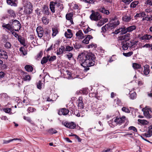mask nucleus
<instances>
[{"label":"nucleus","mask_w":152,"mask_h":152,"mask_svg":"<svg viewBox=\"0 0 152 152\" xmlns=\"http://www.w3.org/2000/svg\"><path fill=\"white\" fill-rule=\"evenodd\" d=\"M96 57L95 55L91 53H81L77 57V61L84 68L85 71H87L89 69V67L94 66L95 64Z\"/></svg>","instance_id":"f257e3e1"},{"label":"nucleus","mask_w":152,"mask_h":152,"mask_svg":"<svg viewBox=\"0 0 152 152\" xmlns=\"http://www.w3.org/2000/svg\"><path fill=\"white\" fill-rule=\"evenodd\" d=\"M9 23L7 24L5 23H3L2 25L7 26H10V27L15 29V31H18L20 29L21 26L20 22L15 19H12L10 20L9 21Z\"/></svg>","instance_id":"f03ea898"},{"label":"nucleus","mask_w":152,"mask_h":152,"mask_svg":"<svg viewBox=\"0 0 152 152\" xmlns=\"http://www.w3.org/2000/svg\"><path fill=\"white\" fill-rule=\"evenodd\" d=\"M90 18L92 20L97 21L101 19L102 16L99 12H94V11H92Z\"/></svg>","instance_id":"7ed1b4c3"},{"label":"nucleus","mask_w":152,"mask_h":152,"mask_svg":"<svg viewBox=\"0 0 152 152\" xmlns=\"http://www.w3.org/2000/svg\"><path fill=\"white\" fill-rule=\"evenodd\" d=\"M150 110L151 107L148 106H146L142 109L144 115L147 118H152L151 115L150 113Z\"/></svg>","instance_id":"20e7f679"},{"label":"nucleus","mask_w":152,"mask_h":152,"mask_svg":"<svg viewBox=\"0 0 152 152\" xmlns=\"http://www.w3.org/2000/svg\"><path fill=\"white\" fill-rule=\"evenodd\" d=\"M33 10V5L31 3H29L27 5V6L26 8L24 11V12L26 15H29L32 13Z\"/></svg>","instance_id":"39448f33"},{"label":"nucleus","mask_w":152,"mask_h":152,"mask_svg":"<svg viewBox=\"0 0 152 152\" xmlns=\"http://www.w3.org/2000/svg\"><path fill=\"white\" fill-rule=\"evenodd\" d=\"M59 7L61 6V4L59 2H54L52 1L50 2V8L51 11L53 13H54L55 12V6Z\"/></svg>","instance_id":"423d86ee"},{"label":"nucleus","mask_w":152,"mask_h":152,"mask_svg":"<svg viewBox=\"0 0 152 152\" xmlns=\"http://www.w3.org/2000/svg\"><path fill=\"white\" fill-rule=\"evenodd\" d=\"M62 124L67 128L70 129H74L76 127V124L73 122H69L66 121L62 122Z\"/></svg>","instance_id":"0eeeda50"},{"label":"nucleus","mask_w":152,"mask_h":152,"mask_svg":"<svg viewBox=\"0 0 152 152\" xmlns=\"http://www.w3.org/2000/svg\"><path fill=\"white\" fill-rule=\"evenodd\" d=\"M36 31L38 34V37L39 38L42 37L44 34L43 28L40 26H38L36 28Z\"/></svg>","instance_id":"6e6552de"},{"label":"nucleus","mask_w":152,"mask_h":152,"mask_svg":"<svg viewBox=\"0 0 152 152\" xmlns=\"http://www.w3.org/2000/svg\"><path fill=\"white\" fill-rule=\"evenodd\" d=\"M69 110L65 108H62L60 109L58 112V114L61 115H67L69 113Z\"/></svg>","instance_id":"1a4fd4ad"},{"label":"nucleus","mask_w":152,"mask_h":152,"mask_svg":"<svg viewBox=\"0 0 152 152\" xmlns=\"http://www.w3.org/2000/svg\"><path fill=\"white\" fill-rule=\"evenodd\" d=\"M8 57L7 53L3 49H0V58L7 60Z\"/></svg>","instance_id":"9d476101"},{"label":"nucleus","mask_w":152,"mask_h":152,"mask_svg":"<svg viewBox=\"0 0 152 152\" xmlns=\"http://www.w3.org/2000/svg\"><path fill=\"white\" fill-rule=\"evenodd\" d=\"M126 117L124 116H123L121 118L117 117L115 119L114 121L117 124H121L123 123L125 120Z\"/></svg>","instance_id":"9b49d317"},{"label":"nucleus","mask_w":152,"mask_h":152,"mask_svg":"<svg viewBox=\"0 0 152 152\" xmlns=\"http://www.w3.org/2000/svg\"><path fill=\"white\" fill-rule=\"evenodd\" d=\"M8 16H6L7 18H8V16H9L10 17H13L14 18H15L16 17V15L15 13V11L12 9L8 10L7 11Z\"/></svg>","instance_id":"f8f14e48"},{"label":"nucleus","mask_w":152,"mask_h":152,"mask_svg":"<svg viewBox=\"0 0 152 152\" xmlns=\"http://www.w3.org/2000/svg\"><path fill=\"white\" fill-rule=\"evenodd\" d=\"M132 67L134 69H140L139 70V72H140L141 73H142L143 69L141 67V66L140 64L136 63H133L132 64Z\"/></svg>","instance_id":"ddd939ff"},{"label":"nucleus","mask_w":152,"mask_h":152,"mask_svg":"<svg viewBox=\"0 0 152 152\" xmlns=\"http://www.w3.org/2000/svg\"><path fill=\"white\" fill-rule=\"evenodd\" d=\"M119 24L120 22L119 20H117V22H114L112 23H108L109 28L112 29L116 27Z\"/></svg>","instance_id":"4468645a"},{"label":"nucleus","mask_w":152,"mask_h":152,"mask_svg":"<svg viewBox=\"0 0 152 152\" xmlns=\"http://www.w3.org/2000/svg\"><path fill=\"white\" fill-rule=\"evenodd\" d=\"M42 12L43 14L45 15H50V12L49 8L46 5H44L43 7Z\"/></svg>","instance_id":"2eb2a0df"},{"label":"nucleus","mask_w":152,"mask_h":152,"mask_svg":"<svg viewBox=\"0 0 152 152\" xmlns=\"http://www.w3.org/2000/svg\"><path fill=\"white\" fill-rule=\"evenodd\" d=\"M22 73H23V80L29 81L31 80V78L29 75H27V73L24 72H22Z\"/></svg>","instance_id":"dca6fc26"},{"label":"nucleus","mask_w":152,"mask_h":152,"mask_svg":"<svg viewBox=\"0 0 152 152\" xmlns=\"http://www.w3.org/2000/svg\"><path fill=\"white\" fill-rule=\"evenodd\" d=\"M144 70L142 72L144 75H147L149 74L150 71L149 69L150 66L149 65L146 64L144 66Z\"/></svg>","instance_id":"f3484780"},{"label":"nucleus","mask_w":152,"mask_h":152,"mask_svg":"<svg viewBox=\"0 0 152 152\" xmlns=\"http://www.w3.org/2000/svg\"><path fill=\"white\" fill-rule=\"evenodd\" d=\"M77 37L79 39H83L85 37V36L82 31L79 30L76 34Z\"/></svg>","instance_id":"a211bd4d"},{"label":"nucleus","mask_w":152,"mask_h":152,"mask_svg":"<svg viewBox=\"0 0 152 152\" xmlns=\"http://www.w3.org/2000/svg\"><path fill=\"white\" fill-rule=\"evenodd\" d=\"M2 27L4 29L6 28L10 31L11 32L12 34L13 35H14L15 33V32H14V29H15L12 28L11 27H10V26H5L2 25Z\"/></svg>","instance_id":"6ab92c4d"},{"label":"nucleus","mask_w":152,"mask_h":152,"mask_svg":"<svg viewBox=\"0 0 152 152\" xmlns=\"http://www.w3.org/2000/svg\"><path fill=\"white\" fill-rule=\"evenodd\" d=\"M7 4L11 6H16L17 4L16 3L17 0H6Z\"/></svg>","instance_id":"aec40b11"},{"label":"nucleus","mask_w":152,"mask_h":152,"mask_svg":"<svg viewBox=\"0 0 152 152\" xmlns=\"http://www.w3.org/2000/svg\"><path fill=\"white\" fill-rule=\"evenodd\" d=\"M93 38V37L90 35H88L85 38L83 41V43L88 44L89 43V41L91 39Z\"/></svg>","instance_id":"412c9836"},{"label":"nucleus","mask_w":152,"mask_h":152,"mask_svg":"<svg viewBox=\"0 0 152 152\" xmlns=\"http://www.w3.org/2000/svg\"><path fill=\"white\" fill-rule=\"evenodd\" d=\"M65 50V47L64 46H61L60 48H59L57 51V55H62Z\"/></svg>","instance_id":"4be33fe9"},{"label":"nucleus","mask_w":152,"mask_h":152,"mask_svg":"<svg viewBox=\"0 0 152 152\" xmlns=\"http://www.w3.org/2000/svg\"><path fill=\"white\" fill-rule=\"evenodd\" d=\"M79 104L78 106L79 107H80V109H82L84 108V104L83 102V98L81 97H80L78 99Z\"/></svg>","instance_id":"5701e85b"},{"label":"nucleus","mask_w":152,"mask_h":152,"mask_svg":"<svg viewBox=\"0 0 152 152\" xmlns=\"http://www.w3.org/2000/svg\"><path fill=\"white\" fill-rule=\"evenodd\" d=\"M50 57V55H48L47 56L43 57L41 61V64L42 65H43L44 64L46 63L48 60V58H49Z\"/></svg>","instance_id":"b1692460"},{"label":"nucleus","mask_w":152,"mask_h":152,"mask_svg":"<svg viewBox=\"0 0 152 152\" xmlns=\"http://www.w3.org/2000/svg\"><path fill=\"white\" fill-rule=\"evenodd\" d=\"M18 41L20 42V44L23 45L24 46H26L25 41L24 38L22 37L21 36H18L17 37Z\"/></svg>","instance_id":"393cba45"},{"label":"nucleus","mask_w":152,"mask_h":152,"mask_svg":"<svg viewBox=\"0 0 152 152\" xmlns=\"http://www.w3.org/2000/svg\"><path fill=\"white\" fill-rule=\"evenodd\" d=\"M52 31H53L52 36L53 37L56 36V35L58 32V28L57 27L52 28Z\"/></svg>","instance_id":"a878e982"},{"label":"nucleus","mask_w":152,"mask_h":152,"mask_svg":"<svg viewBox=\"0 0 152 152\" xmlns=\"http://www.w3.org/2000/svg\"><path fill=\"white\" fill-rule=\"evenodd\" d=\"M25 70L28 72H31L33 70V67L32 66L29 65H27L25 66Z\"/></svg>","instance_id":"bb28decb"},{"label":"nucleus","mask_w":152,"mask_h":152,"mask_svg":"<svg viewBox=\"0 0 152 152\" xmlns=\"http://www.w3.org/2000/svg\"><path fill=\"white\" fill-rule=\"evenodd\" d=\"M42 21L43 24L47 25L49 23V19L48 18L47 16H43L42 18Z\"/></svg>","instance_id":"cd10ccee"},{"label":"nucleus","mask_w":152,"mask_h":152,"mask_svg":"<svg viewBox=\"0 0 152 152\" xmlns=\"http://www.w3.org/2000/svg\"><path fill=\"white\" fill-rule=\"evenodd\" d=\"M136 26L135 25L129 26L126 28L128 32H129L132 31L136 29Z\"/></svg>","instance_id":"c85d7f7f"},{"label":"nucleus","mask_w":152,"mask_h":152,"mask_svg":"<svg viewBox=\"0 0 152 152\" xmlns=\"http://www.w3.org/2000/svg\"><path fill=\"white\" fill-rule=\"evenodd\" d=\"M130 34L127 33L125 35L120 36V37L121 40L128 39L130 37Z\"/></svg>","instance_id":"c756f323"},{"label":"nucleus","mask_w":152,"mask_h":152,"mask_svg":"<svg viewBox=\"0 0 152 152\" xmlns=\"http://www.w3.org/2000/svg\"><path fill=\"white\" fill-rule=\"evenodd\" d=\"M73 46L76 49H80L82 47L81 44L78 42H76L75 44H73Z\"/></svg>","instance_id":"7c9ffc66"},{"label":"nucleus","mask_w":152,"mask_h":152,"mask_svg":"<svg viewBox=\"0 0 152 152\" xmlns=\"http://www.w3.org/2000/svg\"><path fill=\"white\" fill-rule=\"evenodd\" d=\"M131 91H130L129 93L130 95L129 97L130 99H134L136 98L137 97V94L135 92H134L133 93H131Z\"/></svg>","instance_id":"2f4dec72"},{"label":"nucleus","mask_w":152,"mask_h":152,"mask_svg":"<svg viewBox=\"0 0 152 152\" xmlns=\"http://www.w3.org/2000/svg\"><path fill=\"white\" fill-rule=\"evenodd\" d=\"M122 19L125 22H129L131 20V18L130 16H125L123 17Z\"/></svg>","instance_id":"473e14b6"},{"label":"nucleus","mask_w":152,"mask_h":152,"mask_svg":"<svg viewBox=\"0 0 152 152\" xmlns=\"http://www.w3.org/2000/svg\"><path fill=\"white\" fill-rule=\"evenodd\" d=\"M100 12L105 14L106 15H108L110 14V12L108 10H106L104 7H102L99 9Z\"/></svg>","instance_id":"72a5a7b5"},{"label":"nucleus","mask_w":152,"mask_h":152,"mask_svg":"<svg viewBox=\"0 0 152 152\" xmlns=\"http://www.w3.org/2000/svg\"><path fill=\"white\" fill-rule=\"evenodd\" d=\"M47 132L49 134H53L57 133V131L54 129L51 128L48 130Z\"/></svg>","instance_id":"f704fd0d"},{"label":"nucleus","mask_w":152,"mask_h":152,"mask_svg":"<svg viewBox=\"0 0 152 152\" xmlns=\"http://www.w3.org/2000/svg\"><path fill=\"white\" fill-rule=\"evenodd\" d=\"M50 30L47 29L44 32V37L46 36L47 37H49L50 36Z\"/></svg>","instance_id":"c9c22d12"},{"label":"nucleus","mask_w":152,"mask_h":152,"mask_svg":"<svg viewBox=\"0 0 152 152\" xmlns=\"http://www.w3.org/2000/svg\"><path fill=\"white\" fill-rule=\"evenodd\" d=\"M121 29V34H124L128 32L127 30V28H126L125 27H124L123 28H120Z\"/></svg>","instance_id":"e433bc0d"},{"label":"nucleus","mask_w":152,"mask_h":152,"mask_svg":"<svg viewBox=\"0 0 152 152\" xmlns=\"http://www.w3.org/2000/svg\"><path fill=\"white\" fill-rule=\"evenodd\" d=\"M72 16L73 14L72 13H68L66 15V19L69 20L72 18Z\"/></svg>","instance_id":"4c0bfd02"},{"label":"nucleus","mask_w":152,"mask_h":152,"mask_svg":"<svg viewBox=\"0 0 152 152\" xmlns=\"http://www.w3.org/2000/svg\"><path fill=\"white\" fill-rule=\"evenodd\" d=\"M121 110L127 113H129L130 112V110L126 107H123Z\"/></svg>","instance_id":"58836bf2"},{"label":"nucleus","mask_w":152,"mask_h":152,"mask_svg":"<svg viewBox=\"0 0 152 152\" xmlns=\"http://www.w3.org/2000/svg\"><path fill=\"white\" fill-rule=\"evenodd\" d=\"M0 97L3 99H7L9 98L8 95L7 94L4 93L1 94H0Z\"/></svg>","instance_id":"ea45409f"},{"label":"nucleus","mask_w":152,"mask_h":152,"mask_svg":"<svg viewBox=\"0 0 152 152\" xmlns=\"http://www.w3.org/2000/svg\"><path fill=\"white\" fill-rule=\"evenodd\" d=\"M69 109L72 111V113H74V114L76 116L78 117L80 116V115L78 110H75L73 111V110L70 109V107L69 108Z\"/></svg>","instance_id":"a19ab883"},{"label":"nucleus","mask_w":152,"mask_h":152,"mask_svg":"<svg viewBox=\"0 0 152 152\" xmlns=\"http://www.w3.org/2000/svg\"><path fill=\"white\" fill-rule=\"evenodd\" d=\"M88 89L86 88H83L82 90L81 91V93L83 94H87L88 92Z\"/></svg>","instance_id":"79ce46f5"},{"label":"nucleus","mask_w":152,"mask_h":152,"mask_svg":"<svg viewBox=\"0 0 152 152\" xmlns=\"http://www.w3.org/2000/svg\"><path fill=\"white\" fill-rule=\"evenodd\" d=\"M74 49L72 46H70L69 45H66L65 49L66 51H70Z\"/></svg>","instance_id":"37998d69"},{"label":"nucleus","mask_w":152,"mask_h":152,"mask_svg":"<svg viewBox=\"0 0 152 152\" xmlns=\"http://www.w3.org/2000/svg\"><path fill=\"white\" fill-rule=\"evenodd\" d=\"M129 44L128 42H126L125 44H124L122 45V48L123 50H126L128 49Z\"/></svg>","instance_id":"c03bdc74"},{"label":"nucleus","mask_w":152,"mask_h":152,"mask_svg":"<svg viewBox=\"0 0 152 152\" xmlns=\"http://www.w3.org/2000/svg\"><path fill=\"white\" fill-rule=\"evenodd\" d=\"M138 121L143 125H145L147 124L148 122L146 120H141L138 119L137 120Z\"/></svg>","instance_id":"a18cd8bd"},{"label":"nucleus","mask_w":152,"mask_h":152,"mask_svg":"<svg viewBox=\"0 0 152 152\" xmlns=\"http://www.w3.org/2000/svg\"><path fill=\"white\" fill-rule=\"evenodd\" d=\"M139 2L138 1H135L132 2L130 4V7L134 8L138 4Z\"/></svg>","instance_id":"49530a36"},{"label":"nucleus","mask_w":152,"mask_h":152,"mask_svg":"<svg viewBox=\"0 0 152 152\" xmlns=\"http://www.w3.org/2000/svg\"><path fill=\"white\" fill-rule=\"evenodd\" d=\"M43 55V53L42 51L40 52L37 55L36 59L37 60H39L42 57Z\"/></svg>","instance_id":"de8ad7c7"},{"label":"nucleus","mask_w":152,"mask_h":152,"mask_svg":"<svg viewBox=\"0 0 152 152\" xmlns=\"http://www.w3.org/2000/svg\"><path fill=\"white\" fill-rule=\"evenodd\" d=\"M133 54L132 51H130L127 53H123V54L124 56L126 57H129L132 56Z\"/></svg>","instance_id":"09e8293b"},{"label":"nucleus","mask_w":152,"mask_h":152,"mask_svg":"<svg viewBox=\"0 0 152 152\" xmlns=\"http://www.w3.org/2000/svg\"><path fill=\"white\" fill-rule=\"evenodd\" d=\"M133 130L134 132H137V129L136 127L133 126H130L129 127L128 130Z\"/></svg>","instance_id":"8fccbe9b"},{"label":"nucleus","mask_w":152,"mask_h":152,"mask_svg":"<svg viewBox=\"0 0 152 152\" xmlns=\"http://www.w3.org/2000/svg\"><path fill=\"white\" fill-rule=\"evenodd\" d=\"M36 109L35 108L31 107H28L27 109V111L29 113L33 112L36 111Z\"/></svg>","instance_id":"3c124183"},{"label":"nucleus","mask_w":152,"mask_h":152,"mask_svg":"<svg viewBox=\"0 0 152 152\" xmlns=\"http://www.w3.org/2000/svg\"><path fill=\"white\" fill-rule=\"evenodd\" d=\"M56 56H51V57H50L49 58H48V61L49 62H51L53 61H54L56 60Z\"/></svg>","instance_id":"603ef678"},{"label":"nucleus","mask_w":152,"mask_h":152,"mask_svg":"<svg viewBox=\"0 0 152 152\" xmlns=\"http://www.w3.org/2000/svg\"><path fill=\"white\" fill-rule=\"evenodd\" d=\"M42 81L39 80L37 84V88L40 89L42 88Z\"/></svg>","instance_id":"864d4df0"},{"label":"nucleus","mask_w":152,"mask_h":152,"mask_svg":"<svg viewBox=\"0 0 152 152\" xmlns=\"http://www.w3.org/2000/svg\"><path fill=\"white\" fill-rule=\"evenodd\" d=\"M11 46V43L9 42H6L5 45V47L7 49L10 48Z\"/></svg>","instance_id":"5fc2aeb1"},{"label":"nucleus","mask_w":152,"mask_h":152,"mask_svg":"<svg viewBox=\"0 0 152 152\" xmlns=\"http://www.w3.org/2000/svg\"><path fill=\"white\" fill-rule=\"evenodd\" d=\"M66 72L67 73V78L69 79H71L72 78V74L70 72L69 70H67L66 71Z\"/></svg>","instance_id":"6e6d98bb"},{"label":"nucleus","mask_w":152,"mask_h":152,"mask_svg":"<svg viewBox=\"0 0 152 152\" xmlns=\"http://www.w3.org/2000/svg\"><path fill=\"white\" fill-rule=\"evenodd\" d=\"M91 30H93L90 28L88 26L87 28L85 30H84L83 31L85 34H86L88 33L89 32L91 31Z\"/></svg>","instance_id":"4d7b16f0"},{"label":"nucleus","mask_w":152,"mask_h":152,"mask_svg":"<svg viewBox=\"0 0 152 152\" xmlns=\"http://www.w3.org/2000/svg\"><path fill=\"white\" fill-rule=\"evenodd\" d=\"M148 130L147 132L148 133V134H151V135H152V125L150 126L148 128Z\"/></svg>","instance_id":"13d9d810"},{"label":"nucleus","mask_w":152,"mask_h":152,"mask_svg":"<svg viewBox=\"0 0 152 152\" xmlns=\"http://www.w3.org/2000/svg\"><path fill=\"white\" fill-rule=\"evenodd\" d=\"M151 136V134H148V133H145L144 134H143L142 136H143V137H150Z\"/></svg>","instance_id":"bf43d9fd"},{"label":"nucleus","mask_w":152,"mask_h":152,"mask_svg":"<svg viewBox=\"0 0 152 152\" xmlns=\"http://www.w3.org/2000/svg\"><path fill=\"white\" fill-rule=\"evenodd\" d=\"M23 119L27 121L28 122H29L30 123H31V122H32V121L31 120L30 118L29 117H26L25 116H23Z\"/></svg>","instance_id":"052dcab7"},{"label":"nucleus","mask_w":152,"mask_h":152,"mask_svg":"<svg viewBox=\"0 0 152 152\" xmlns=\"http://www.w3.org/2000/svg\"><path fill=\"white\" fill-rule=\"evenodd\" d=\"M83 1L85 2L90 4H94L95 2L94 0H83Z\"/></svg>","instance_id":"680f3d73"},{"label":"nucleus","mask_w":152,"mask_h":152,"mask_svg":"<svg viewBox=\"0 0 152 152\" xmlns=\"http://www.w3.org/2000/svg\"><path fill=\"white\" fill-rule=\"evenodd\" d=\"M5 75V73L2 71L0 72V79L4 78Z\"/></svg>","instance_id":"e2e57ef3"},{"label":"nucleus","mask_w":152,"mask_h":152,"mask_svg":"<svg viewBox=\"0 0 152 152\" xmlns=\"http://www.w3.org/2000/svg\"><path fill=\"white\" fill-rule=\"evenodd\" d=\"M133 0H122V1L125 4H128Z\"/></svg>","instance_id":"0e129e2a"},{"label":"nucleus","mask_w":152,"mask_h":152,"mask_svg":"<svg viewBox=\"0 0 152 152\" xmlns=\"http://www.w3.org/2000/svg\"><path fill=\"white\" fill-rule=\"evenodd\" d=\"M65 36L67 38H71L72 36V34H68L66 32H65Z\"/></svg>","instance_id":"69168bd1"},{"label":"nucleus","mask_w":152,"mask_h":152,"mask_svg":"<svg viewBox=\"0 0 152 152\" xmlns=\"http://www.w3.org/2000/svg\"><path fill=\"white\" fill-rule=\"evenodd\" d=\"M143 48H152V44H146L143 47Z\"/></svg>","instance_id":"338daca9"},{"label":"nucleus","mask_w":152,"mask_h":152,"mask_svg":"<svg viewBox=\"0 0 152 152\" xmlns=\"http://www.w3.org/2000/svg\"><path fill=\"white\" fill-rule=\"evenodd\" d=\"M4 111L7 113H9L11 110V109L10 108H5L3 109Z\"/></svg>","instance_id":"774afa93"}]
</instances>
